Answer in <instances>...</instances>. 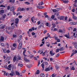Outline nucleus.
Here are the masks:
<instances>
[{"label": "nucleus", "instance_id": "f257e3e1", "mask_svg": "<svg viewBox=\"0 0 77 77\" xmlns=\"http://www.w3.org/2000/svg\"><path fill=\"white\" fill-rule=\"evenodd\" d=\"M22 47V43L21 42L19 44L18 49L19 50H20L21 48V47Z\"/></svg>", "mask_w": 77, "mask_h": 77}, {"label": "nucleus", "instance_id": "f03ea898", "mask_svg": "<svg viewBox=\"0 0 77 77\" xmlns=\"http://www.w3.org/2000/svg\"><path fill=\"white\" fill-rule=\"evenodd\" d=\"M18 22H19V19L18 18H17L15 20V23L16 24H18Z\"/></svg>", "mask_w": 77, "mask_h": 77}, {"label": "nucleus", "instance_id": "7ed1b4c3", "mask_svg": "<svg viewBox=\"0 0 77 77\" xmlns=\"http://www.w3.org/2000/svg\"><path fill=\"white\" fill-rule=\"evenodd\" d=\"M70 24L72 25H76L77 23L74 22H71L70 23Z\"/></svg>", "mask_w": 77, "mask_h": 77}, {"label": "nucleus", "instance_id": "20e7f679", "mask_svg": "<svg viewBox=\"0 0 77 77\" xmlns=\"http://www.w3.org/2000/svg\"><path fill=\"white\" fill-rule=\"evenodd\" d=\"M49 53L52 56H54V55L56 54L55 53H53V52L51 51H50Z\"/></svg>", "mask_w": 77, "mask_h": 77}, {"label": "nucleus", "instance_id": "39448f33", "mask_svg": "<svg viewBox=\"0 0 77 77\" xmlns=\"http://www.w3.org/2000/svg\"><path fill=\"white\" fill-rule=\"evenodd\" d=\"M15 9H14V7H12L10 8V10L11 11H15Z\"/></svg>", "mask_w": 77, "mask_h": 77}, {"label": "nucleus", "instance_id": "423d86ee", "mask_svg": "<svg viewBox=\"0 0 77 77\" xmlns=\"http://www.w3.org/2000/svg\"><path fill=\"white\" fill-rule=\"evenodd\" d=\"M37 8L38 9H43V8H44V7L41 6H37Z\"/></svg>", "mask_w": 77, "mask_h": 77}, {"label": "nucleus", "instance_id": "0eeeda50", "mask_svg": "<svg viewBox=\"0 0 77 77\" xmlns=\"http://www.w3.org/2000/svg\"><path fill=\"white\" fill-rule=\"evenodd\" d=\"M62 2H63V3H69V1L68 0H62Z\"/></svg>", "mask_w": 77, "mask_h": 77}, {"label": "nucleus", "instance_id": "6e6552de", "mask_svg": "<svg viewBox=\"0 0 77 77\" xmlns=\"http://www.w3.org/2000/svg\"><path fill=\"white\" fill-rule=\"evenodd\" d=\"M24 60L26 62H29L30 61L29 60L27 59L26 58H24Z\"/></svg>", "mask_w": 77, "mask_h": 77}, {"label": "nucleus", "instance_id": "1a4fd4ad", "mask_svg": "<svg viewBox=\"0 0 77 77\" xmlns=\"http://www.w3.org/2000/svg\"><path fill=\"white\" fill-rule=\"evenodd\" d=\"M0 41L1 42H3V41H4V37H3V36H2L0 39Z\"/></svg>", "mask_w": 77, "mask_h": 77}, {"label": "nucleus", "instance_id": "9d476101", "mask_svg": "<svg viewBox=\"0 0 77 77\" xmlns=\"http://www.w3.org/2000/svg\"><path fill=\"white\" fill-rule=\"evenodd\" d=\"M50 70V69L49 67H48L46 69H45V71H49Z\"/></svg>", "mask_w": 77, "mask_h": 77}, {"label": "nucleus", "instance_id": "9b49d317", "mask_svg": "<svg viewBox=\"0 0 77 77\" xmlns=\"http://www.w3.org/2000/svg\"><path fill=\"white\" fill-rule=\"evenodd\" d=\"M44 5V2H40L38 4V5Z\"/></svg>", "mask_w": 77, "mask_h": 77}, {"label": "nucleus", "instance_id": "f8f14e48", "mask_svg": "<svg viewBox=\"0 0 77 77\" xmlns=\"http://www.w3.org/2000/svg\"><path fill=\"white\" fill-rule=\"evenodd\" d=\"M73 17H72L75 20H77V17L76 16H74V15H73Z\"/></svg>", "mask_w": 77, "mask_h": 77}, {"label": "nucleus", "instance_id": "ddd939ff", "mask_svg": "<svg viewBox=\"0 0 77 77\" xmlns=\"http://www.w3.org/2000/svg\"><path fill=\"white\" fill-rule=\"evenodd\" d=\"M17 60V57L16 56L14 57L13 58V62H15V60Z\"/></svg>", "mask_w": 77, "mask_h": 77}, {"label": "nucleus", "instance_id": "4468645a", "mask_svg": "<svg viewBox=\"0 0 77 77\" xmlns=\"http://www.w3.org/2000/svg\"><path fill=\"white\" fill-rule=\"evenodd\" d=\"M18 66H20V67H21L23 66V64H21L20 63H19L18 64Z\"/></svg>", "mask_w": 77, "mask_h": 77}, {"label": "nucleus", "instance_id": "2eb2a0df", "mask_svg": "<svg viewBox=\"0 0 77 77\" xmlns=\"http://www.w3.org/2000/svg\"><path fill=\"white\" fill-rule=\"evenodd\" d=\"M21 8L20 7H19L18 8V10L17 11V12H19V11H21Z\"/></svg>", "mask_w": 77, "mask_h": 77}, {"label": "nucleus", "instance_id": "dca6fc26", "mask_svg": "<svg viewBox=\"0 0 77 77\" xmlns=\"http://www.w3.org/2000/svg\"><path fill=\"white\" fill-rule=\"evenodd\" d=\"M26 51V50H24L23 51V54L24 56H25V57H26V54H25Z\"/></svg>", "mask_w": 77, "mask_h": 77}, {"label": "nucleus", "instance_id": "f3484780", "mask_svg": "<svg viewBox=\"0 0 77 77\" xmlns=\"http://www.w3.org/2000/svg\"><path fill=\"white\" fill-rule=\"evenodd\" d=\"M24 3H25V4H26V5H30V3L28 2H24Z\"/></svg>", "mask_w": 77, "mask_h": 77}, {"label": "nucleus", "instance_id": "a211bd4d", "mask_svg": "<svg viewBox=\"0 0 77 77\" xmlns=\"http://www.w3.org/2000/svg\"><path fill=\"white\" fill-rule=\"evenodd\" d=\"M28 21H29V17L27 18L26 20L24 21V22H27Z\"/></svg>", "mask_w": 77, "mask_h": 77}, {"label": "nucleus", "instance_id": "6ab92c4d", "mask_svg": "<svg viewBox=\"0 0 77 77\" xmlns=\"http://www.w3.org/2000/svg\"><path fill=\"white\" fill-rule=\"evenodd\" d=\"M15 72L17 75H20V73L16 71Z\"/></svg>", "mask_w": 77, "mask_h": 77}, {"label": "nucleus", "instance_id": "aec40b11", "mask_svg": "<svg viewBox=\"0 0 77 77\" xmlns=\"http://www.w3.org/2000/svg\"><path fill=\"white\" fill-rule=\"evenodd\" d=\"M65 37H66V38H68V39H69V36H68L67 35H64Z\"/></svg>", "mask_w": 77, "mask_h": 77}, {"label": "nucleus", "instance_id": "412c9836", "mask_svg": "<svg viewBox=\"0 0 77 77\" xmlns=\"http://www.w3.org/2000/svg\"><path fill=\"white\" fill-rule=\"evenodd\" d=\"M41 66L42 68L44 69V63L42 64Z\"/></svg>", "mask_w": 77, "mask_h": 77}, {"label": "nucleus", "instance_id": "4be33fe9", "mask_svg": "<svg viewBox=\"0 0 77 77\" xmlns=\"http://www.w3.org/2000/svg\"><path fill=\"white\" fill-rule=\"evenodd\" d=\"M52 25L53 26L52 27V28H54L56 27V25L54 23H52Z\"/></svg>", "mask_w": 77, "mask_h": 77}, {"label": "nucleus", "instance_id": "5701e85b", "mask_svg": "<svg viewBox=\"0 0 77 77\" xmlns=\"http://www.w3.org/2000/svg\"><path fill=\"white\" fill-rule=\"evenodd\" d=\"M33 18H34V17H32L31 19V20L32 21V23H34V21L33 20Z\"/></svg>", "mask_w": 77, "mask_h": 77}, {"label": "nucleus", "instance_id": "b1692460", "mask_svg": "<svg viewBox=\"0 0 77 77\" xmlns=\"http://www.w3.org/2000/svg\"><path fill=\"white\" fill-rule=\"evenodd\" d=\"M40 76L42 77H44L45 76V75L44 73H42L40 74Z\"/></svg>", "mask_w": 77, "mask_h": 77}, {"label": "nucleus", "instance_id": "393cba45", "mask_svg": "<svg viewBox=\"0 0 77 77\" xmlns=\"http://www.w3.org/2000/svg\"><path fill=\"white\" fill-rule=\"evenodd\" d=\"M7 51H6V49H4L3 50V52L5 53H7Z\"/></svg>", "mask_w": 77, "mask_h": 77}, {"label": "nucleus", "instance_id": "a878e982", "mask_svg": "<svg viewBox=\"0 0 77 77\" xmlns=\"http://www.w3.org/2000/svg\"><path fill=\"white\" fill-rule=\"evenodd\" d=\"M72 44L73 45H77V43L76 42H73L72 43Z\"/></svg>", "mask_w": 77, "mask_h": 77}, {"label": "nucleus", "instance_id": "bb28decb", "mask_svg": "<svg viewBox=\"0 0 77 77\" xmlns=\"http://www.w3.org/2000/svg\"><path fill=\"white\" fill-rule=\"evenodd\" d=\"M55 31H57L58 32V31H57V28H55L53 30V32H55Z\"/></svg>", "mask_w": 77, "mask_h": 77}, {"label": "nucleus", "instance_id": "cd10ccee", "mask_svg": "<svg viewBox=\"0 0 77 77\" xmlns=\"http://www.w3.org/2000/svg\"><path fill=\"white\" fill-rule=\"evenodd\" d=\"M56 10H57V11H60V10H61V8H57L56 9Z\"/></svg>", "mask_w": 77, "mask_h": 77}, {"label": "nucleus", "instance_id": "c85d7f7f", "mask_svg": "<svg viewBox=\"0 0 77 77\" xmlns=\"http://www.w3.org/2000/svg\"><path fill=\"white\" fill-rule=\"evenodd\" d=\"M63 18H64V17L63 16H61L60 17V20H62L63 19Z\"/></svg>", "mask_w": 77, "mask_h": 77}, {"label": "nucleus", "instance_id": "c756f323", "mask_svg": "<svg viewBox=\"0 0 77 77\" xmlns=\"http://www.w3.org/2000/svg\"><path fill=\"white\" fill-rule=\"evenodd\" d=\"M9 2L11 3H14L15 2V0H9Z\"/></svg>", "mask_w": 77, "mask_h": 77}, {"label": "nucleus", "instance_id": "7c9ffc66", "mask_svg": "<svg viewBox=\"0 0 77 77\" xmlns=\"http://www.w3.org/2000/svg\"><path fill=\"white\" fill-rule=\"evenodd\" d=\"M0 12L1 14H3V13H4V12H5V11H4V10H2L0 11Z\"/></svg>", "mask_w": 77, "mask_h": 77}, {"label": "nucleus", "instance_id": "2f4dec72", "mask_svg": "<svg viewBox=\"0 0 77 77\" xmlns=\"http://www.w3.org/2000/svg\"><path fill=\"white\" fill-rule=\"evenodd\" d=\"M9 75H11V77H12V76H14V74H13V73L12 72L10 73L9 74Z\"/></svg>", "mask_w": 77, "mask_h": 77}, {"label": "nucleus", "instance_id": "473e14b6", "mask_svg": "<svg viewBox=\"0 0 77 77\" xmlns=\"http://www.w3.org/2000/svg\"><path fill=\"white\" fill-rule=\"evenodd\" d=\"M48 20H49V21H52V20H53L52 18H51L50 17H48Z\"/></svg>", "mask_w": 77, "mask_h": 77}, {"label": "nucleus", "instance_id": "72a5a7b5", "mask_svg": "<svg viewBox=\"0 0 77 77\" xmlns=\"http://www.w3.org/2000/svg\"><path fill=\"white\" fill-rule=\"evenodd\" d=\"M63 47H61V48H60L59 49V50L60 51H63Z\"/></svg>", "mask_w": 77, "mask_h": 77}, {"label": "nucleus", "instance_id": "f704fd0d", "mask_svg": "<svg viewBox=\"0 0 77 77\" xmlns=\"http://www.w3.org/2000/svg\"><path fill=\"white\" fill-rule=\"evenodd\" d=\"M59 32H60V33H62L63 30L61 29H60L59 30Z\"/></svg>", "mask_w": 77, "mask_h": 77}, {"label": "nucleus", "instance_id": "c9c22d12", "mask_svg": "<svg viewBox=\"0 0 77 77\" xmlns=\"http://www.w3.org/2000/svg\"><path fill=\"white\" fill-rule=\"evenodd\" d=\"M2 72H4V76L6 75V71H2Z\"/></svg>", "mask_w": 77, "mask_h": 77}, {"label": "nucleus", "instance_id": "e433bc0d", "mask_svg": "<svg viewBox=\"0 0 77 77\" xmlns=\"http://www.w3.org/2000/svg\"><path fill=\"white\" fill-rule=\"evenodd\" d=\"M36 74H39V70H38L36 72Z\"/></svg>", "mask_w": 77, "mask_h": 77}, {"label": "nucleus", "instance_id": "4c0bfd02", "mask_svg": "<svg viewBox=\"0 0 77 77\" xmlns=\"http://www.w3.org/2000/svg\"><path fill=\"white\" fill-rule=\"evenodd\" d=\"M22 35H20L19 37V39L20 40H21V39H22Z\"/></svg>", "mask_w": 77, "mask_h": 77}, {"label": "nucleus", "instance_id": "58836bf2", "mask_svg": "<svg viewBox=\"0 0 77 77\" xmlns=\"http://www.w3.org/2000/svg\"><path fill=\"white\" fill-rule=\"evenodd\" d=\"M13 47H15V48H16L15 47H16V44L15 43H14L13 44Z\"/></svg>", "mask_w": 77, "mask_h": 77}, {"label": "nucleus", "instance_id": "ea45409f", "mask_svg": "<svg viewBox=\"0 0 77 77\" xmlns=\"http://www.w3.org/2000/svg\"><path fill=\"white\" fill-rule=\"evenodd\" d=\"M59 66H55V68H56V69H57H57H59Z\"/></svg>", "mask_w": 77, "mask_h": 77}, {"label": "nucleus", "instance_id": "a19ab883", "mask_svg": "<svg viewBox=\"0 0 77 77\" xmlns=\"http://www.w3.org/2000/svg\"><path fill=\"white\" fill-rule=\"evenodd\" d=\"M74 63H75V61L74 60V62H73L72 63H70L69 65H72V64H73Z\"/></svg>", "mask_w": 77, "mask_h": 77}, {"label": "nucleus", "instance_id": "79ce46f5", "mask_svg": "<svg viewBox=\"0 0 77 77\" xmlns=\"http://www.w3.org/2000/svg\"><path fill=\"white\" fill-rule=\"evenodd\" d=\"M56 53H58L59 52V49H57L56 51Z\"/></svg>", "mask_w": 77, "mask_h": 77}, {"label": "nucleus", "instance_id": "37998d69", "mask_svg": "<svg viewBox=\"0 0 77 77\" xmlns=\"http://www.w3.org/2000/svg\"><path fill=\"white\" fill-rule=\"evenodd\" d=\"M2 7H3V8H5V7L3 5H2L0 6V8H2Z\"/></svg>", "mask_w": 77, "mask_h": 77}, {"label": "nucleus", "instance_id": "c03bdc74", "mask_svg": "<svg viewBox=\"0 0 77 77\" xmlns=\"http://www.w3.org/2000/svg\"><path fill=\"white\" fill-rule=\"evenodd\" d=\"M71 70H73V71H74V70H75V68H74V67H72L71 68Z\"/></svg>", "mask_w": 77, "mask_h": 77}, {"label": "nucleus", "instance_id": "a18cd8bd", "mask_svg": "<svg viewBox=\"0 0 77 77\" xmlns=\"http://www.w3.org/2000/svg\"><path fill=\"white\" fill-rule=\"evenodd\" d=\"M57 42H60V39H58L57 40Z\"/></svg>", "mask_w": 77, "mask_h": 77}, {"label": "nucleus", "instance_id": "49530a36", "mask_svg": "<svg viewBox=\"0 0 77 77\" xmlns=\"http://www.w3.org/2000/svg\"><path fill=\"white\" fill-rule=\"evenodd\" d=\"M1 45L2 46H3V47H5V44H4L3 43H1Z\"/></svg>", "mask_w": 77, "mask_h": 77}, {"label": "nucleus", "instance_id": "de8ad7c7", "mask_svg": "<svg viewBox=\"0 0 77 77\" xmlns=\"http://www.w3.org/2000/svg\"><path fill=\"white\" fill-rule=\"evenodd\" d=\"M6 15L5 14L4 15H3L2 17L3 18H5V17H6Z\"/></svg>", "mask_w": 77, "mask_h": 77}, {"label": "nucleus", "instance_id": "09e8293b", "mask_svg": "<svg viewBox=\"0 0 77 77\" xmlns=\"http://www.w3.org/2000/svg\"><path fill=\"white\" fill-rule=\"evenodd\" d=\"M53 11L54 12H57V10L56 9H53Z\"/></svg>", "mask_w": 77, "mask_h": 77}, {"label": "nucleus", "instance_id": "8fccbe9b", "mask_svg": "<svg viewBox=\"0 0 77 77\" xmlns=\"http://www.w3.org/2000/svg\"><path fill=\"white\" fill-rule=\"evenodd\" d=\"M59 56H60V54H58L56 55V57H58Z\"/></svg>", "mask_w": 77, "mask_h": 77}, {"label": "nucleus", "instance_id": "3c124183", "mask_svg": "<svg viewBox=\"0 0 77 77\" xmlns=\"http://www.w3.org/2000/svg\"><path fill=\"white\" fill-rule=\"evenodd\" d=\"M7 53H10V50H9V49H8L7 51Z\"/></svg>", "mask_w": 77, "mask_h": 77}, {"label": "nucleus", "instance_id": "603ef678", "mask_svg": "<svg viewBox=\"0 0 77 77\" xmlns=\"http://www.w3.org/2000/svg\"><path fill=\"white\" fill-rule=\"evenodd\" d=\"M13 38H16V37H17V35H16L15 34L13 35Z\"/></svg>", "mask_w": 77, "mask_h": 77}, {"label": "nucleus", "instance_id": "864d4df0", "mask_svg": "<svg viewBox=\"0 0 77 77\" xmlns=\"http://www.w3.org/2000/svg\"><path fill=\"white\" fill-rule=\"evenodd\" d=\"M76 4L75 3L73 4V6H74L75 7H76V8H77V5H76Z\"/></svg>", "mask_w": 77, "mask_h": 77}, {"label": "nucleus", "instance_id": "5fc2aeb1", "mask_svg": "<svg viewBox=\"0 0 77 77\" xmlns=\"http://www.w3.org/2000/svg\"><path fill=\"white\" fill-rule=\"evenodd\" d=\"M32 36H34V35H35V33L34 32H32Z\"/></svg>", "mask_w": 77, "mask_h": 77}, {"label": "nucleus", "instance_id": "6e6d98bb", "mask_svg": "<svg viewBox=\"0 0 77 77\" xmlns=\"http://www.w3.org/2000/svg\"><path fill=\"white\" fill-rule=\"evenodd\" d=\"M50 44L49 43H48V44H47L46 45V46L47 47H50Z\"/></svg>", "mask_w": 77, "mask_h": 77}, {"label": "nucleus", "instance_id": "4d7b16f0", "mask_svg": "<svg viewBox=\"0 0 77 77\" xmlns=\"http://www.w3.org/2000/svg\"><path fill=\"white\" fill-rule=\"evenodd\" d=\"M38 23V25H39L41 24V21H38L37 22Z\"/></svg>", "mask_w": 77, "mask_h": 77}, {"label": "nucleus", "instance_id": "13d9d810", "mask_svg": "<svg viewBox=\"0 0 77 77\" xmlns=\"http://www.w3.org/2000/svg\"><path fill=\"white\" fill-rule=\"evenodd\" d=\"M8 67L9 68H11V64H10L8 66Z\"/></svg>", "mask_w": 77, "mask_h": 77}, {"label": "nucleus", "instance_id": "bf43d9fd", "mask_svg": "<svg viewBox=\"0 0 77 77\" xmlns=\"http://www.w3.org/2000/svg\"><path fill=\"white\" fill-rule=\"evenodd\" d=\"M11 49L12 50H14L15 49V48H14V47H12L11 48Z\"/></svg>", "mask_w": 77, "mask_h": 77}, {"label": "nucleus", "instance_id": "052dcab7", "mask_svg": "<svg viewBox=\"0 0 77 77\" xmlns=\"http://www.w3.org/2000/svg\"><path fill=\"white\" fill-rule=\"evenodd\" d=\"M48 65V63L47 62L45 61V65Z\"/></svg>", "mask_w": 77, "mask_h": 77}, {"label": "nucleus", "instance_id": "680f3d73", "mask_svg": "<svg viewBox=\"0 0 77 77\" xmlns=\"http://www.w3.org/2000/svg\"><path fill=\"white\" fill-rule=\"evenodd\" d=\"M51 18H52V19H54V15H53L51 17Z\"/></svg>", "mask_w": 77, "mask_h": 77}, {"label": "nucleus", "instance_id": "e2e57ef3", "mask_svg": "<svg viewBox=\"0 0 77 77\" xmlns=\"http://www.w3.org/2000/svg\"><path fill=\"white\" fill-rule=\"evenodd\" d=\"M13 13L14 15H15V14H17V13H16L15 12V11H13Z\"/></svg>", "mask_w": 77, "mask_h": 77}, {"label": "nucleus", "instance_id": "0e129e2a", "mask_svg": "<svg viewBox=\"0 0 77 77\" xmlns=\"http://www.w3.org/2000/svg\"><path fill=\"white\" fill-rule=\"evenodd\" d=\"M25 11V9H24V8L21 9V11Z\"/></svg>", "mask_w": 77, "mask_h": 77}, {"label": "nucleus", "instance_id": "69168bd1", "mask_svg": "<svg viewBox=\"0 0 77 77\" xmlns=\"http://www.w3.org/2000/svg\"><path fill=\"white\" fill-rule=\"evenodd\" d=\"M10 9V6H9L7 7V10H9Z\"/></svg>", "mask_w": 77, "mask_h": 77}, {"label": "nucleus", "instance_id": "338daca9", "mask_svg": "<svg viewBox=\"0 0 77 77\" xmlns=\"http://www.w3.org/2000/svg\"><path fill=\"white\" fill-rule=\"evenodd\" d=\"M52 77H55V75H54V73L52 75Z\"/></svg>", "mask_w": 77, "mask_h": 77}, {"label": "nucleus", "instance_id": "774afa93", "mask_svg": "<svg viewBox=\"0 0 77 77\" xmlns=\"http://www.w3.org/2000/svg\"><path fill=\"white\" fill-rule=\"evenodd\" d=\"M4 68H6V69H7L8 68V66L7 65H5L4 66Z\"/></svg>", "mask_w": 77, "mask_h": 77}]
</instances>
